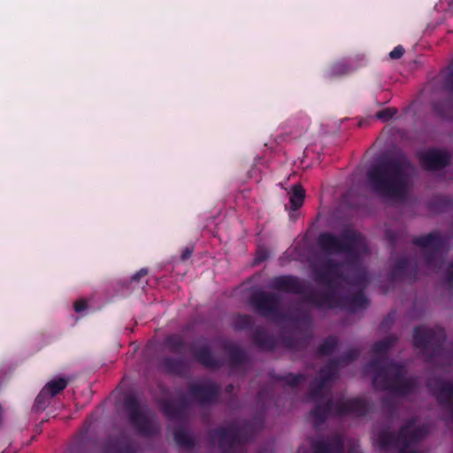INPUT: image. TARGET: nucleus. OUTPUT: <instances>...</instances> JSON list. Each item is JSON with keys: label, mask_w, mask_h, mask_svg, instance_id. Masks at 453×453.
Segmentation results:
<instances>
[{"label": "nucleus", "mask_w": 453, "mask_h": 453, "mask_svg": "<svg viewBox=\"0 0 453 453\" xmlns=\"http://www.w3.org/2000/svg\"><path fill=\"white\" fill-rule=\"evenodd\" d=\"M338 368L339 365L337 364V360L332 358L319 370V376L316 379L327 384V382L336 378Z\"/></svg>", "instance_id": "a878e982"}, {"label": "nucleus", "mask_w": 453, "mask_h": 453, "mask_svg": "<svg viewBox=\"0 0 453 453\" xmlns=\"http://www.w3.org/2000/svg\"><path fill=\"white\" fill-rule=\"evenodd\" d=\"M433 204L438 211H444L453 207V200L448 196H437L434 199Z\"/></svg>", "instance_id": "58836bf2"}, {"label": "nucleus", "mask_w": 453, "mask_h": 453, "mask_svg": "<svg viewBox=\"0 0 453 453\" xmlns=\"http://www.w3.org/2000/svg\"><path fill=\"white\" fill-rule=\"evenodd\" d=\"M443 87L448 93L453 96V65L449 67V73L444 79Z\"/></svg>", "instance_id": "37998d69"}, {"label": "nucleus", "mask_w": 453, "mask_h": 453, "mask_svg": "<svg viewBox=\"0 0 453 453\" xmlns=\"http://www.w3.org/2000/svg\"><path fill=\"white\" fill-rule=\"evenodd\" d=\"M307 398L315 403L314 407L310 411V417L316 427L324 424L331 414L365 417L370 411L369 403L363 398L357 397L335 402L331 396L330 388H327L326 383L317 379L310 383Z\"/></svg>", "instance_id": "7ed1b4c3"}, {"label": "nucleus", "mask_w": 453, "mask_h": 453, "mask_svg": "<svg viewBox=\"0 0 453 453\" xmlns=\"http://www.w3.org/2000/svg\"><path fill=\"white\" fill-rule=\"evenodd\" d=\"M255 325L254 319L250 315L239 314L234 319V328L235 330H250Z\"/></svg>", "instance_id": "f704fd0d"}, {"label": "nucleus", "mask_w": 453, "mask_h": 453, "mask_svg": "<svg viewBox=\"0 0 453 453\" xmlns=\"http://www.w3.org/2000/svg\"><path fill=\"white\" fill-rule=\"evenodd\" d=\"M433 110L441 119L453 118V99H445L434 103Z\"/></svg>", "instance_id": "c85d7f7f"}, {"label": "nucleus", "mask_w": 453, "mask_h": 453, "mask_svg": "<svg viewBox=\"0 0 453 453\" xmlns=\"http://www.w3.org/2000/svg\"><path fill=\"white\" fill-rule=\"evenodd\" d=\"M281 296L277 293L257 290L250 296V304L255 311L266 319L282 318Z\"/></svg>", "instance_id": "f8f14e48"}, {"label": "nucleus", "mask_w": 453, "mask_h": 453, "mask_svg": "<svg viewBox=\"0 0 453 453\" xmlns=\"http://www.w3.org/2000/svg\"><path fill=\"white\" fill-rule=\"evenodd\" d=\"M234 385H233V384H228V385H226V388H225V391H226V393H227V394H232V393H233V391H234Z\"/></svg>", "instance_id": "603ef678"}, {"label": "nucleus", "mask_w": 453, "mask_h": 453, "mask_svg": "<svg viewBox=\"0 0 453 453\" xmlns=\"http://www.w3.org/2000/svg\"><path fill=\"white\" fill-rule=\"evenodd\" d=\"M107 453H137L139 445L134 441L121 434L116 438H111L104 446Z\"/></svg>", "instance_id": "412c9836"}, {"label": "nucleus", "mask_w": 453, "mask_h": 453, "mask_svg": "<svg viewBox=\"0 0 453 453\" xmlns=\"http://www.w3.org/2000/svg\"><path fill=\"white\" fill-rule=\"evenodd\" d=\"M220 345L228 357L231 370L242 369L248 364L249 357L247 353L237 344L227 339H223Z\"/></svg>", "instance_id": "f3484780"}, {"label": "nucleus", "mask_w": 453, "mask_h": 453, "mask_svg": "<svg viewBox=\"0 0 453 453\" xmlns=\"http://www.w3.org/2000/svg\"><path fill=\"white\" fill-rule=\"evenodd\" d=\"M412 243L421 248V256L424 264L427 267L434 270H439L442 267L447 241L439 231L415 236L412 239Z\"/></svg>", "instance_id": "1a4fd4ad"}, {"label": "nucleus", "mask_w": 453, "mask_h": 453, "mask_svg": "<svg viewBox=\"0 0 453 453\" xmlns=\"http://www.w3.org/2000/svg\"><path fill=\"white\" fill-rule=\"evenodd\" d=\"M124 409L131 425L142 436L151 437L160 434V425L152 420L141 408L136 395H128L123 402Z\"/></svg>", "instance_id": "9d476101"}, {"label": "nucleus", "mask_w": 453, "mask_h": 453, "mask_svg": "<svg viewBox=\"0 0 453 453\" xmlns=\"http://www.w3.org/2000/svg\"><path fill=\"white\" fill-rule=\"evenodd\" d=\"M360 356V350L356 348H352L343 352L340 357L335 358L339 366L347 365L352 361L357 359Z\"/></svg>", "instance_id": "c9c22d12"}, {"label": "nucleus", "mask_w": 453, "mask_h": 453, "mask_svg": "<svg viewBox=\"0 0 453 453\" xmlns=\"http://www.w3.org/2000/svg\"><path fill=\"white\" fill-rule=\"evenodd\" d=\"M252 342L255 346L262 350L273 351L278 346V340L273 334H268L263 328H257L252 334Z\"/></svg>", "instance_id": "5701e85b"}, {"label": "nucleus", "mask_w": 453, "mask_h": 453, "mask_svg": "<svg viewBox=\"0 0 453 453\" xmlns=\"http://www.w3.org/2000/svg\"><path fill=\"white\" fill-rule=\"evenodd\" d=\"M445 279L448 285H453V261L448 265L445 270Z\"/></svg>", "instance_id": "49530a36"}, {"label": "nucleus", "mask_w": 453, "mask_h": 453, "mask_svg": "<svg viewBox=\"0 0 453 453\" xmlns=\"http://www.w3.org/2000/svg\"><path fill=\"white\" fill-rule=\"evenodd\" d=\"M163 366L172 375L184 376L189 371L188 363L183 357H166L163 360Z\"/></svg>", "instance_id": "b1692460"}, {"label": "nucleus", "mask_w": 453, "mask_h": 453, "mask_svg": "<svg viewBox=\"0 0 453 453\" xmlns=\"http://www.w3.org/2000/svg\"><path fill=\"white\" fill-rule=\"evenodd\" d=\"M338 346V339L335 336L327 337L317 349V355L319 357H326L333 354Z\"/></svg>", "instance_id": "473e14b6"}, {"label": "nucleus", "mask_w": 453, "mask_h": 453, "mask_svg": "<svg viewBox=\"0 0 453 453\" xmlns=\"http://www.w3.org/2000/svg\"><path fill=\"white\" fill-rule=\"evenodd\" d=\"M270 395L269 390L263 388L259 390L257 395V401L258 403H261L263 408H266L268 404L266 403H264V399L266 398Z\"/></svg>", "instance_id": "a18cd8bd"}, {"label": "nucleus", "mask_w": 453, "mask_h": 453, "mask_svg": "<svg viewBox=\"0 0 453 453\" xmlns=\"http://www.w3.org/2000/svg\"><path fill=\"white\" fill-rule=\"evenodd\" d=\"M271 378L276 381L284 382L285 385L290 388H297L301 383L307 380V376L303 373H292L288 372L285 375L280 374H271Z\"/></svg>", "instance_id": "bb28decb"}, {"label": "nucleus", "mask_w": 453, "mask_h": 453, "mask_svg": "<svg viewBox=\"0 0 453 453\" xmlns=\"http://www.w3.org/2000/svg\"><path fill=\"white\" fill-rule=\"evenodd\" d=\"M311 446L312 453H344V441L339 434H333L326 439L314 440Z\"/></svg>", "instance_id": "aec40b11"}, {"label": "nucleus", "mask_w": 453, "mask_h": 453, "mask_svg": "<svg viewBox=\"0 0 453 453\" xmlns=\"http://www.w3.org/2000/svg\"><path fill=\"white\" fill-rule=\"evenodd\" d=\"M415 166L401 150L372 165L366 178L370 189L387 201H403L408 195Z\"/></svg>", "instance_id": "f257e3e1"}, {"label": "nucleus", "mask_w": 453, "mask_h": 453, "mask_svg": "<svg viewBox=\"0 0 453 453\" xmlns=\"http://www.w3.org/2000/svg\"><path fill=\"white\" fill-rule=\"evenodd\" d=\"M397 113V110L395 108H386L381 111H379L376 113V118L381 119L383 121L390 120L395 114Z\"/></svg>", "instance_id": "79ce46f5"}, {"label": "nucleus", "mask_w": 453, "mask_h": 453, "mask_svg": "<svg viewBox=\"0 0 453 453\" xmlns=\"http://www.w3.org/2000/svg\"><path fill=\"white\" fill-rule=\"evenodd\" d=\"M2 453H5V450H4Z\"/></svg>", "instance_id": "5fc2aeb1"}, {"label": "nucleus", "mask_w": 453, "mask_h": 453, "mask_svg": "<svg viewBox=\"0 0 453 453\" xmlns=\"http://www.w3.org/2000/svg\"><path fill=\"white\" fill-rule=\"evenodd\" d=\"M418 265L412 264L407 257L399 258L394 265L390 273L389 280L397 281L401 280H409L415 281L418 277Z\"/></svg>", "instance_id": "a211bd4d"}, {"label": "nucleus", "mask_w": 453, "mask_h": 453, "mask_svg": "<svg viewBox=\"0 0 453 453\" xmlns=\"http://www.w3.org/2000/svg\"><path fill=\"white\" fill-rule=\"evenodd\" d=\"M452 2H453V0H452Z\"/></svg>", "instance_id": "6e6d98bb"}, {"label": "nucleus", "mask_w": 453, "mask_h": 453, "mask_svg": "<svg viewBox=\"0 0 453 453\" xmlns=\"http://www.w3.org/2000/svg\"><path fill=\"white\" fill-rule=\"evenodd\" d=\"M316 243L326 255L345 254L346 263L351 268L360 262L361 254L367 250L364 236L350 228L344 229L340 235L332 232H321Z\"/></svg>", "instance_id": "39448f33"}, {"label": "nucleus", "mask_w": 453, "mask_h": 453, "mask_svg": "<svg viewBox=\"0 0 453 453\" xmlns=\"http://www.w3.org/2000/svg\"><path fill=\"white\" fill-rule=\"evenodd\" d=\"M267 258V255L265 251L259 252L257 254V257L255 258L256 262H261Z\"/></svg>", "instance_id": "3c124183"}, {"label": "nucleus", "mask_w": 453, "mask_h": 453, "mask_svg": "<svg viewBox=\"0 0 453 453\" xmlns=\"http://www.w3.org/2000/svg\"><path fill=\"white\" fill-rule=\"evenodd\" d=\"M165 345L171 353H180L186 347V342L181 334H171L165 336Z\"/></svg>", "instance_id": "cd10ccee"}, {"label": "nucleus", "mask_w": 453, "mask_h": 453, "mask_svg": "<svg viewBox=\"0 0 453 453\" xmlns=\"http://www.w3.org/2000/svg\"><path fill=\"white\" fill-rule=\"evenodd\" d=\"M305 198V191L300 184H295L291 188L289 203L292 211H297L303 206Z\"/></svg>", "instance_id": "c756f323"}, {"label": "nucleus", "mask_w": 453, "mask_h": 453, "mask_svg": "<svg viewBox=\"0 0 453 453\" xmlns=\"http://www.w3.org/2000/svg\"><path fill=\"white\" fill-rule=\"evenodd\" d=\"M67 380L64 378H58L49 381L43 388L42 390H46L48 395L52 398L53 396L59 394L67 387Z\"/></svg>", "instance_id": "2f4dec72"}, {"label": "nucleus", "mask_w": 453, "mask_h": 453, "mask_svg": "<svg viewBox=\"0 0 453 453\" xmlns=\"http://www.w3.org/2000/svg\"><path fill=\"white\" fill-rule=\"evenodd\" d=\"M173 438L178 446L183 447L186 449H193L196 444L194 437L188 434L182 427H179L174 431Z\"/></svg>", "instance_id": "7c9ffc66"}, {"label": "nucleus", "mask_w": 453, "mask_h": 453, "mask_svg": "<svg viewBox=\"0 0 453 453\" xmlns=\"http://www.w3.org/2000/svg\"><path fill=\"white\" fill-rule=\"evenodd\" d=\"M148 274V270L146 268H142L136 273H134L131 280L132 281H138L141 278L145 277Z\"/></svg>", "instance_id": "8fccbe9b"}, {"label": "nucleus", "mask_w": 453, "mask_h": 453, "mask_svg": "<svg viewBox=\"0 0 453 453\" xmlns=\"http://www.w3.org/2000/svg\"><path fill=\"white\" fill-rule=\"evenodd\" d=\"M158 404L162 413L169 420L181 418L190 406L189 400L186 395H181L177 401L162 399Z\"/></svg>", "instance_id": "dca6fc26"}, {"label": "nucleus", "mask_w": 453, "mask_h": 453, "mask_svg": "<svg viewBox=\"0 0 453 453\" xmlns=\"http://www.w3.org/2000/svg\"><path fill=\"white\" fill-rule=\"evenodd\" d=\"M88 308V303L85 299H79L73 303V309L76 312L80 313Z\"/></svg>", "instance_id": "de8ad7c7"}, {"label": "nucleus", "mask_w": 453, "mask_h": 453, "mask_svg": "<svg viewBox=\"0 0 453 453\" xmlns=\"http://www.w3.org/2000/svg\"><path fill=\"white\" fill-rule=\"evenodd\" d=\"M193 251H194L193 247H186L181 252L180 260L182 262H185L188 259H189L193 254Z\"/></svg>", "instance_id": "09e8293b"}, {"label": "nucleus", "mask_w": 453, "mask_h": 453, "mask_svg": "<svg viewBox=\"0 0 453 453\" xmlns=\"http://www.w3.org/2000/svg\"><path fill=\"white\" fill-rule=\"evenodd\" d=\"M385 236L391 246L392 251H395L402 236V233L394 229L387 228L385 231Z\"/></svg>", "instance_id": "a19ab883"}, {"label": "nucleus", "mask_w": 453, "mask_h": 453, "mask_svg": "<svg viewBox=\"0 0 453 453\" xmlns=\"http://www.w3.org/2000/svg\"><path fill=\"white\" fill-rule=\"evenodd\" d=\"M382 409L388 411L391 416L397 414L398 406L395 400L393 397L386 396L381 401Z\"/></svg>", "instance_id": "ea45409f"}, {"label": "nucleus", "mask_w": 453, "mask_h": 453, "mask_svg": "<svg viewBox=\"0 0 453 453\" xmlns=\"http://www.w3.org/2000/svg\"><path fill=\"white\" fill-rule=\"evenodd\" d=\"M311 335H305L300 338H296L293 335H282L281 342L284 348L300 351L305 349L310 344Z\"/></svg>", "instance_id": "393cba45"}, {"label": "nucleus", "mask_w": 453, "mask_h": 453, "mask_svg": "<svg viewBox=\"0 0 453 453\" xmlns=\"http://www.w3.org/2000/svg\"><path fill=\"white\" fill-rule=\"evenodd\" d=\"M352 68L346 60H341L334 63L329 70L328 76L330 78L340 77L351 73Z\"/></svg>", "instance_id": "72a5a7b5"}, {"label": "nucleus", "mask_w": 453, "mask_h": 453, "mask_svg": "<svg viewBox=\"0 0 453 453\" xmlns=\"http://www.w3.org/2000/svg\"><path fill=\"white\" fill-rule=\"evenodd\" d=\"M417 157L421 167L430 172L442 170L451 161V157L447 150L436 148H428L426 150L418 151Z\"/></svg>", "instance_id": "4468645a"}, {"label": "nucleus", "mask_w": 453, "mask_h": 453, "mask_svg": "<svg viewBox=\"0 0 453 453\" xmlns=\"http://www.w3.org/2000/svg\"><path fill=\"white\" fill-rule=\"evenodd\" d=\"M397 342V337L389 335L372 346V351L377 355L367 364L373 372L372 386L380 391H388L398 396H406L418 388L413 378H406L404 365L388 359V353Z\"/></svg>", "instance_id": "f03ea898"}, {"label": "nucleus", "mask_w": 453, "mask_h": 453, "mask_svg": "<svg viewBox=\"0 0 453 453\" xmlns=\"http://www.w3.org/2000/svg\"><path fill=\"white\" fill-rule=\"evenodd\" d=\"M314 280L316 282L326 286V288L321 289L320 296L315 295L307 296V299L313 303V307L317 310L341 309L356 312L358 310L366 309L370 304L364 289H359L352 295H340L337 291V285L328 278L325 272L314 270Z\"/></svg>", "instance_id": "20e7f679"}, {"label": "nucleus", "mask_w": 453, "mask_h": 453, "mask_svg": "<svg viewBox=\"0 0 453 453\" xmlns=\"http://www.w3.org/2000/svg\"><path fill=\"white\" fill-rule=\"evenodd\" d=\"M428 387L440 406L449 411L453 420V381L437 378L428 383Z\"/></svg>", "instance_id": "2eb2a0df"}, {"label": "nucleus", "mask_w": 453, "mask_h": 453, "mask_svg": "<svg viewBox=\"0 0 453 453\" xmlns=\"http://www.w3.org/2000/svg\"><path fill=\"white\" fill-rule=\"evenodd\" d=\"M193 360L205 368L216 370L223 365V362L217 358L209 344L193 348L191 349Z\"/></svg>", "instance_id": "6ab92c4d"}, {"label": "nucleus", "mask_w": 453, "mask_h": 453, "mask_svg": "<svg viewBox=\"0 0 453 453\" xmlns=\"http://www.w3.org/2000/svg\"><path fill=\"white\" fill-rule=\"evenodd\" d=\"M445 340L446 332L441 326H418L413 330V346L426 356L427 362L442 356Z\"/></svg>", "instance_id": "6e6552de"}, {"label": "nucleus", "mask_w": 453, "mask_h": 453, "mask_svg": "<svg viewBox=\"0 0 453 453\" xmlns=\"http://www.w3.org/2000/svg\"><path fill=\"white\" fill-rule=\"evenodd\" d=\"M269 288L282 292L286 294L300 295L303 296V302L311 304L313 307V303L307 299L309 295H315L320 296L321 289L319 290H308L309 285L304 280L298 276L292 274H284L274 276L270 279Z\"/></svg>", "instance_id": "9b49d317"}, {"label": "nucleus", "mask_w": 453, "mask_h": 453, "mask_svg": "<svg viewBox=\"0 0 453 453\" xmlns=\"http://www.w3.org/2000/svg\"><path fill=\"white\" fill-rule=\"evenodd\" d=\"M208 436L213 442L217 441L221 452L238 453L246 442L254 438V432L250 423H245L242 427L232 424L227 427L211 429Z\"/></svg>", "instance_id": "0eeeda50"}, {"label": "nucleus", "mask_w": 453, "mask_h": 453, "mask_svg": "<svg viewBox=\"0 0 453 453\" xmlns=\"http://www.w3.org/2000/svg\"><path fill=\"white\" fill-rule=\"evenodd\" d=\"M404 52V48L402 45H398L395 47L392 51H390L389 57L392 59H399L403 56Z\"/></svg>", "instance_id": "c03bdc74"}, {"label": "nucleus", "mask_w": 453, "mask_h": 453, "mask_svg": "<svg viewBox=\"0 0 453 453\" xmlns=\"http://www.w3.org/2000/svg\"><path fill=\"white\" fill-rule=\"evenodd\" d=\"M183 453H196L194 449H187L186 452H183Z\"/></svg>", "instance_id": "864d4df0"}, {"label": "nucleus", "mask_w": 453, "mask_h": 453, "mask_svg": "<svg viewBox=\"0 0 453 453\" xmlns=\"http://www.w3.org/2000/svg\"><path fill=\"white\" fill-rule=\"evenodd\" d=\"M348 265L346 259L343 262L336 261L333 258H326L323 261V268L312 267V274L314 275V270H319L327 273L329 279L333 280L337 285V290L340 288L339 280H346L344 273L342 270L343 265Z\"/></svg>", "instance_id": "4be33fe9"}, {"label": "nucleus", "mask_w": 453, "mask_h": 453, "mask_svg": "<svg viewBox=\"0 0 453 453\" xmlns=\"http://www.w3.org/2000/svg\"><path fill=\"white\" fill-rule=\"evenodd\" d=\"M349 282L353 286L362 288L361 289L365 288L368 284V277L365 269L358 268Z\"/></svg>", "instance_id": "4c0bfd02"}, {"label": "nucleus", "mask_w": 453, "mask_h": 453, "mask_svg": "<svg viewBox=\"0 0 453 453\" xmlns=\"http://www.w3.org/2000/svg\"><path fill=\"white\" fill-rule=\"evenodd\" d=\"M189 396L201 406L211 405L219 401L221 387L212 380L203 383H190L188 386Z\"/></svg>", "instance_id": "ddd939ff"}, {"label": "nucleus", "mask_w": 453, "mask_h": 453, "mask_svg": "<svg viewBox=\"0 0 453 453\" xmlns=\"http://www.w3.org/2000/svg\"><path fill=\"white\" fill-rule=\"evenodd\" d=\"M428 434L426 426H415L413 418L409 419L401 426L395 434L388 429H381L378 432V444L382 451L389 448H395L400 453H421L417 450L406 451L411 446L418 444Z\"/></svg>", "instance_id": "423d86ee"}, {"label": "nucleus", "mask_w": 453, "mask_h": 453, "mask_svg": "<svg viewBox=\"0 0 453 453\" xmlns=\"http://www.w3.org/2000/svg\"><path fill=\"white\" fill-rule=\"evenodd\" d=\"M50 402V397L46 393V390L42 389L35 400L33 410L36 412H41L48 407Z\"/></svg>", "instance_id": "e433bc0d"}]
</instances>
